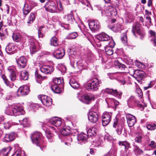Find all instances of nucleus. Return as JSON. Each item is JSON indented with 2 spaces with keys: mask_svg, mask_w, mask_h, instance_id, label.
<instances>
[{
  "mask_svg": "<svg viewBox=\"0 0 156 156\" xmlns=\"http://www.w3.org/2000/svg\"><path fill=\"white\" fill-rule=\"evenodd\" d=\"M41 134L38 132H36L32 134L31 139L33 144L39 146L42 151L46 147L44 141L41 139Z\"/></svg>",
  "mask_w": 156,
  "mask_h": 156,
  "instance_id": "f257e3e1",
  "label": "nucleus"
},
{
  "mask_svg": "<svg viewBox=\"0 0 156 156\" xmlns=\"http://www.w3.org/2000/svg\"><path fill=\"white\" fill-rule=\"evenodd\" d=\"M57 0H50L47 2L44 5L46 10L48 12L54 13L57 12L58 9L56 3Z\"/></svg>",
  "mask_w": 156,
  "mask_h": 156,
  "instance_id": "f03ea898",
  "label": "nucleus"
},
{
  "mask_svg": "<svg viewBox=\"0 0 156 156\" xmlns=\"http://www.w3.org/2000/svg\"><path fill=\"white\" fill-rule=\"evenodd\" d=\"M101 83L100 80L97 78H94L91 80L90 82L87 84V89L90 91H95L98 89L100 84Z\"/></svg>",
  "mask_w": 156,
  "mask_h": 156,
  "instance_id": "7ed1b4c3",
  "label": "nucleus"
},
{
  "mask_svg": "<svg viewBox=\"0 0 156 156\" xmlns=\"http://www.w3.org/2000/svg\"><path fill=\"white\" fill-rule=\"evenodd\" d=\"M77 94V98L79 100L82 102L86 101L87 104H89V101L94 99V95L92 94H88L82 95L81 92H80L78 93Z\"/></svg>",
  "mask_w": 156,
  "mask_h": 156,
  "instance_id": "20e7f679",
  "label": "nucleus"
},
{
  "mask_svg": "<svg viewBox=\"0 0 156 156\" xmlns=\"http://www.w3.org/2000/svg\"><path fill=\"white\" fill-rule=\"evenodd\" d=\"M141 25L138 22H136L134 23L133 26L132 31L134 35H135V33L136 32L141 37H143L144 35V33L141 30Z\"/></svg>",
  "mask_w": 156,
  "mask_h": 156,
  "instance_id": "39448f33",
  "label": "nucleus"
},
{
  "mask_svg": "<svg viewBox=\"0 0 156 156\" xmlns=\"http://www.w3.org/2000/svg\"><path fill=\"white\" fill-rule=\"evenodd\" d=\"M101 93L104 94H109L118 97L119 98H121L122 93L121 92H118L116 90H113L112 89L107 88L102 90Z\"/></svg>",
  "mask_w": 156,
  "mask_h": 156,
  "instance_id": "423d86ee",
  "label": "nucleus"
},
{
  "mask_svg": "<svg viewBox=\"0 0 156 156\" xmlns=\"http://www.w3.org/2000/svg\"><path fill=\"white\" fill-rule=\"evenodd\" d=\"M12 109L13 115H23L25 112L23 107L19 105H12Z\"/></svg>",
  "mask_w": 156,
  "mask_h": 156,
  "instance_id": "0eeeda50",
  "label": "nucleus"
},
{
  "mask_svg": "<svg viewBox=\"0 0 156 156\" xmlns=\"http://www.w3.org/2000/svg\"><path fill=\"white\" fill-rule=\"evenodd\" d=\"M38 97V98L41 100L42 104L46 106H49L52 104V99L49 97L43 95H39Z\"/></svg>",
  "mask_w": 156,
  "mask_h": 156,
  "instance_id": "6e6552de",
  "label": "nucleus"
},
{
  "mask_svg": "<svg viewBox=\"0 0 156 156\" xmlns=\"http://www.w3.org/2000/svg\"><path fill=\"white\" fill-rule=\"evenodd\" d=\"M16 62L17 66L19 69L24 68L27 65V59L23 56H21L19 58H16Z\"/></svg>",
  "mask_w": 156,
  "mask_h": 156,
  "instance_id": "1a4fd4ad",
  "label": "nucleus"
},
{
  "mask_svg": "<svg viewBox=\"0 0 156 156\" xmlns=\"http://www.w3.org/2000/svg\"><path fill=\"white\" fill-rule=\"evenodd\" d=\"M115 43L113 40L111 41L108 43V45L106 46L105 48V51L106 54L108 55H113V50L112 48L114 47Z\"/></svg>",
  "mask_w": 156,
  "mask_h": 156,
  "instance_id": "9d476101",
  "label": "nucleus"
},
{
  "mask_svg": "<svg viewBox=\"0 0 156 156\" xmlns=\"http://www.w3.org/2000/svg\"><path fill=\"white\" fill-rule=\"evenodd\" d=\"M29 88L26 85L22 86L18 89L17 93V97L27 95L29 92Z\"/></svg>",
  "mask_w": 156,
  "mask_h": 156,
  "instance_id": "9b49d317",
  "label": "nucleus"
},
{
  "mask_svg": "<svg viewBox=\"0 0 156 156\" xmlns=\"http://www.w3.org/2000/svg\"><path fill=\"white\" fill-rule=\"evenodd\" d=\"M112 113L107 112H104L102 116V124L103 126L108 125L110 121Z\"/></svg>",
  "mask_w": 156,
  "mask_h": 156,
  "instance_id": "f8f14e48",
  "label": "nucleus"
},
{
  "mask_svg": "<svg viewBox=\"0 0 156 156\" xmlns=\"http://www.w3.org/2000/svg\"><path fill=\"white\" fill-rule=\"evenodd\" d=\"M89 26L91 30L95 31L97 30L100 28L101 25L98 20H92L89 23Z\"/></svg>",
  "mask_w": 156,
  "mask_h": 156,
  "instance_id": "ddd939ff",
  "label": "nucleus"
},
{
  "mask_svg": "<svg viewBox=\"0 0 156 156\" xmlns=\"http://www.w3.org/2000/svg\"><path fill=\"white\" fill-rule=\"evenodd\" d=\"M126 118L129 127H132L133 126L136 122L135 117L131 114H128L126 115Z\"/></svg>",
  "mask_w": 156,
  "mask_h": 156,
  "instance_id": "4468645a",
  "label": "nucleus"
},
{
  "mask_svg": "<svg viewBox=\"0 0 156 156\" xmlns=\"http://www.w3.org/2000/svg\"><path fill=\"white\" fill-rule=\"evenodd\" d=\"M88 119L91 122L93 123L96 122L98 119V113L94 111L89 112L88 114Z\"/></svg>",
  "mask_w": 156,
  "mask_h": 156,
  "instance_id": "2eb2a0df",
  "label": "nucleus"
},
{
  "mask_svg": "<svg viewBox=\"0 0 156 156\" xmlns=\"http://www.w3.org/2000/svg\"><path fill=\"white\" fill-rule=\"evenodd\" d=\"M30 45V50L31 54H34L38 51V49L37 48L36 44L37 42L36 40L33 37L30 38L29 40Z\"/></svg>",
  "mask_w": 156,
  "mask_h": 156,
  "instance_id": "dca6fc26",
  "label": "nucleus"
},
{
  "mask_svg": "<svg viewBox=\"0 0 156 156\" xmlns=\"http://www.w3.org/2000/svg\"><path fill=\"white\" fill-rule=\"evenodd\" d=\"M7 69L9 73V76L11 80L12 81H15L16 79V67L14 66H9L8 68Z\"/></svg>",
  "mask_w": 156,
  "mask_h": 156,
  "instance_id": "f3484780",
  "label": "nucleus"
},
{
  "mask_svg": "<svg viewBox=\"0 0 156 156\" xmlns=\"http://www.w3.org/2000/svg\"><path fill=\"white\" fill-rule=\"evenodd\" d=\"M16 47L13 43H9L6 47L5 51L9 55L13 54L16 52Z\"/></svg>",
  "mask_w": 156,
  "mask_h": 156,
  "instance_id": "a211bd4d",
  "label": "nucleus"
},
{
  "mask_svg": "<svg viewBox=\"0 0 156 156\" xmlns=\"http://www.w3.org/2000/svg\"><path fill=\"white\" fill-rule=\"evenodd\" d=\"M40 69L41 72L46 74H50L54 71L53 67L49 65L42 66Z\"/></svg>",
  "mask_w": 156,
  "mask_h": 156,
  "instance_id": "6ab92c4d",
  "label": "nucleus"
},
{
  "mask_svg": "<svg viewBox=\"0 0 156 156\" xmlns=\"http://www.w3.org/2000/svg\"><path fill=\"white\" fill-rule=\"evenodd\" d=\"M133 76L138 81L142 80L144 76V73L143 71L138 70H133Z\"/></svg>",
  "mask_w": 156,
  "mask_h": 156,
  "instance_id": "aec40b11",
  "label": "nucleus"
},
{
  "mask_svg": "<svg viewBox=\"0 0 156 156\" xmlns=\"http://www.w3.org/2000/svg\"><path fill=\"white\" fill-rule=\"evenodd\" d=\"M85 62L84 61L80 60L76 62V70L74 71L75 73L80 72L82 70L85 69V67L84 65Z\"/></svg>",
  "mask_w": 156,
  "mask_h": 156,
  "instance_id": "412c9836",
  "label": "nucleus"
},
{
  "mask_svg": "<svg viewBox=\"0 0 156 156\" xmlns=\"http://www.w3.org/2000/svg\"><path fill=\"white\" fill-rule=\"evenodd\" d=\"M65 54L64 49L62 48H60L55 51L53 55L56 58L61 59L64 56Z\"/></svg>",
  "mask_w": 156,
  "mask_h": 156,
  "instance_id": "4be33fe9",
  "label": "nucleus"
},
{
  "mask_svg": "<svg viewBox=\"0 0 156 156\" xmlns=\"http://www.w3.org/2000/svg\"><path fill=\"white\" fill-rule=\"evenodd\" d=\"M87 135L83 133H81L79 134L77 137L78 143L82 144L83 143H85L87 141Z\"/></svg>",
  "mask_w": 156,
  "mask_h": 156,
  "instance_id": "5701e85b",
  "label": "nucleus"
},
{
  "mask_svg": "<svg viewBox=\"0 0 156 156\" xmlns=\"http://www.w3.org/2000/svg\"><path fill=\"white\" fill-rule=\"evenodd\" d=\"M50 122L55 126L59 127L62 123L61 119L57 117H54L49 119Z\"/></svg>",
  "mask_w": 156,
  "mask_h": 156,
  "instance_id": "b1692460",
  "label": "nucleus"
},
{
  "mask_svg": "<svg viewBox=\"0 0 156 156\" xmlns=\"http://www.w3.org/2000/svg\"><path fill=\"white\" fill-rule=\"evenodd\" d=\"M143 136L142 131L136 132L135 133V137L134 139L135 142L139 144H141L142 143Z\"/></svg>",
  "mask_w": 156,
  "mask_h": 156,
  "instance_id": "393cba45",
  "label": "nucleus"
},
{
  "mask_svg": "<svg viewBox=\"0 0 156 156\" xmlns=\"http://www.w3.org/2000/svg\"><path fill=\"white\" fill-rule=\"evenodd\" d=\"M97 39L101 41H108V42L111 40H110V37L105 33H102L97 36Z\"/></svg>",
  "mask_w": 156,
  "mask_h": 156,
  "instance_id": "a878e982",
  "label": "nucleus"
},
{
  "mask_svg": "<svg viewBox=\"0 0 156 156\" xmlns=\"http://www.w3.org/2000/svg\"><path fill=\"white\" fill-rule=\"evenodd\" d=\"M106 12L109 16H116L117 14V12L115 8L111 6H109L106 9Z\"/></svg>",
  "mask_w": 156,
  "mask_h": 156,
  "instance_id": "bb28decb",
  "label": "nucleus"
},
{
  "mask_svg": "<svg viewBox=\"0 0 156 156\" xmlns=\"http://www.w3.org/2000/svg\"><path fill=\"white\" fill-rule=\"evenodd\" d=\"M86 129L88 135L91 137L95 136L98 132L97 129L94 127L87 128Z\"/></svg>",
  "mask_w": 156,
  "mask_h": 156,
  "instance_id": "cd10ccee",
  "label": "nucleus"
},
{
  "mask_svg": "<svg viewBox=\"0 0 156 156\" xmlns=\"http://www.w3.org/2000/svg\"><path fill=\"white\" fill-rule=\"evenodd\" d=\"M33 7L27 3H25L23 9V13L24 15H27L31 11Z\"/></svg>",
  "mask_w": 156,
  "mask_h": 156,
  "instance_id": "c85d7f7f",
  "label": "nucleus"
},
{
  "mask_svg": "<svg viewBox=\"0 0 156 156\" xmlns=\"http://www.w3.org/2000/svg\"><path fill=\"white\" fill-rule=\"evenodd\" d=\"M105 101L108 105H109V106L113 107L119 104L118 101L112 98H106L105 99Z\"/></svg>",
  "mask_w": 156,
  "mask_h": 156,
  "instance_id": "c756f323",
  "label": "nucleus"
},
{
  "mask_svg": "<svg viewBox=\"0 0 156 156\" xmlns=\"http://www.w3.org/2000/svg\"><path fill=\"white\" fill-rule=\"evenodd\" d=\"M12 149L10 147L3 148L0 151V156H8Z\"/></svg>",
  "mask_w": 156,
  "mask_h": 156,
  "instance_id": "7c9ffc66",
  "label": "nucleus"
},
{
  "mask_svg": "<svg viewBox=\"0 0 156 156\" xmlns=\"http://www.w3.org/2000/svg\"><path fill=\"white\" fill-rule=\"evenodd\" d=\"M118 144L121 148H124V150H128L130 147V144L126 141L119 142Z\"/></svg>",
  "mask_w": 156,
  "mask_h": 156,
  "instance_id": "2f4dec72",
  "label": "nucleus"
},
{
  "mask_svg": "<svg viewBox=\"0 0 156 156\" xmlns=\"http://www.w3.org/2000/svg\"><path fill=\"white\" fill-rule=\"evenodd\" d=\"M16 135V134L14 132H12L9 134H6L4 137V141L8 142L13 140Z\"/></svg>",
  "mask_w": 156,
  "mask_h": 156,
  "instance_id": "473e14b6",
  "label": "nucleus"
},
{
  "mask_svg": "<svg viewBox=\"0 0 156 156\" xmlns=\"http://www.w3.org/2000/svg\"><path fill=\"white\" fill-rule=\"evenodd\" d=\"M69 83L72 87L75 89L78 88L80 87L79 83L74 78H72L70 79Z\"/></svg>",
  "mask_w": 156,
  "mask_h": 156,
  "instance_id": "72a5a7b5",
  "label": "nucleus"
},
{
  "mask_svg": "<svg viewBox=\"0 0 156 156\" xmlns=\"http://www.w3.org/2000/svg\"><path fill=\"white\" fill-rule=\"evenodd\" d=\"M45 131V133L47 138L48 141L52 142L54 141V137L53 134L48 130L46 129Z\"/></svg>",
  "mask_w": 156,
  "mask_h": 156,
  "instance_id": "f704fd0d",
  "label": "nucleus"
},
{
  "mask_svg": "<svg viewBox=\"0 0 156 156\" xmlns=\"http://www.w3.org/2000/svg\"><path fill=\"white\" fill-rule=\"evenodd\" d=\"M64 18L68 23L70 24H72L75 21L72 12L70 14L66 16Z\"/></svg>",
  "mask_w": 156,
  "mask_h": 156,
  "instance_id": "c9c22d12",
  "label": "nucleus"
},
{
  "mask_svg": "<svg viewBox=\"0 0 156 156\" xmlns=\"http://www.w3.org/2000/svg\"><path fill=\"white\" fill-rule=\"evenodd\" d=\"M20 123L24 127H28L30 125V121L28 118L23 119L22 121H19Z\"/></svg>",
  "mask_w": 156,
  "mask_h": 156,
  "instance_id": "e433bc0d",
  "label": "nucleus"
},
{
  "mask_svg": "<svg viewBox=\"0 0 156 156\" xmlns=\"http://www.w3.org/2000/svg\"><path fill=\"white\" fill-rule=\"evenodd\" d=\"M103 137L99 138L97 139L95 141H94L92 143V147H98L100 146L103 142Z\"/></svg>",
  "mask_w": 156,
  "mask_h": 156,
  "instance_id": "4c0bfd02",
  "label": "nucleus"
},
{
  "mask_svg": "<svg viewBox=\"0 0 156 156\" xmlns=\"http://www.w3.org/2000/svg\"><path fill=\"white\" fill-rule=\"evenodd\" d=\"M28 72L25 70H23L21 72L20 76V79L26 80H28Z\"/></svg>",
  "mask_w": 156,
  "mask_h": 156,
  "instance_id": "58836bf2",
  "label": "nucleus"
},
{
  "mask_svg": "<svg viewBox=\"0 0 156 156\" xmlns=\"http://www.w3.org/2000/svg\"><path fill=\"white\" fill-rule=\"evenodd\" d=\"M70 128L69 127L65 126L62 128L61 130L62 134L64 136H67L71 133Z\"/></svg>",
  "mask_w": 156,
  "mask_h": 156,
  "instance_id": "ea45409f",
  "label": "nucleus"
},
{
  "mask_svg": "<svg viewBox=\"0 0 156 156\" xmlns=\"http://www.w3.org/2000/svg\"><path fill=\"white\" fill-rule=\"evenodd\" d=\"M1 77L4 80L5 83L8 87L11 88L13 87L14 85L13 83L9 82L5 75L2 74Z\"/></svg>",
  "mask_w": 156,
  "mask_h": 156,
  "instance_id": "a19ab883",
  "label": "nucleus"
},
{
  "mask_svg": "<svg viewBox=\"0 0 156 156\" xmlns=\"http://www.w3.org/2000/svg\"><path fill=\"white\" fill-rule=\"evenodd\" d=\"M46 27L44 26H41L38 29V35L39 37H42L44 35L43 34L45 32Z\"/></svg>",
  "mask_w": 156,
  "mask_h": 156,
  "instance_id": "79ce46f5",
  "label": "nucleus"
},
{
  "mask_svg": "<svg viewBox=\"0 0 156 156\" xmlns=\"http://www.w3.org/2000/svg\"><path fill=\"white\" fill-rule=\"evenodd\" d=\"M21 38V35L19 33H14L12 35V38L13 41L16 42L20 41Z\"/></svg>",
  "mask_w": 156,
  "mask_h": 156,
  "instance_id": "37998d69",
  "label": "nucleus"
},
{
  "mask_svg": "<svg viewBox=\"0 0 156 156\" xmlns=\"http://www.w3.org/2000/svg\"><path fill=\"white\" fill-rule=\"evenodd\" d=\"M50 44L54 46H57L59 45V42L57 38L55 37H52L50 41Z\"/></svg>",
  "mask_w": 156,
  "mask_h": 156,
  "instance_id": "c03bdc74",
  "label": "nucleus"
},
{
  "mask_svg": "<svg viewBox=\"0 0 156 156\" xmlns=\"http://www.w3.org/2000/svg\"><path fill=\"white\" fill-rule=\"evenodd\" d=\"M35 18V14L33 12H31L29 16L27 23L28 24L32 23L34 20Z\"/></svg>",
  "mask_w": 156,
  "mask_h": 156,
  "instance_id": "a18cd8bd",
  "label": "nucleus"
},
{
  "mask_svg": "<svg viewBox=\"0 0 156 156\" xmlns=\"http://www.w3.org/2000/svg\"><path fill=\"white\" fill-rule=\"evenodd\" d=\"M87 60L90 62H92L95 59L94 54L91 52L89 51L87 53Z\"/></svg>",
  "mask_w": 156,
  "mask_h": 156,
  "instance_id": "49530a36",
  "label": "nucleus"
},
{
  "mask_svg": "<svg viewBox=\"0 0 156 156\" xmlns=\"http://www.w3.org/2000/svg\"><path fill=\"white\" fill-rule=\"evenodd\" d=\"M133 150L136 155H140L143 153L142 151L136 145H134Z\"/></svg>",
  "mask_w": 156,
  "mask_h": 156,
  "instance_id": "de8ad7c7",
  "label": "nucleus"
},
{
  "mask_svg": "<svg viewBox=\"0 0 156 156\" xmlns=\"http://www.w3.org/2000/svg\"><path fill=\"white\" fill-rule=\"evenodd\" d=\"M17 123L12 122L11 121L6 122L4 124V127L5 129H9L12 125H16Z\"/></svg>",
  "mask_w": 156,
  "mask_h": 156,
  "instance_id": "09e8293b",
  "label": "nucleus"
},
{
  "mask_svg": "<svg viewBox=\"0 0 156 156\" xmlns=\"http://www.w3.org/2000/svg\"><path fill=\"white\" fill-rule=\"evenodd\" d=\"M12 110V106H9L6 108L5 112V113L7 115H13Z\"/></svg>",
  "mask_w": 156,
  "mask_h": 156,
  "instance_id": "8fccbe9b",
  "label": "nucleus"
},
{
  "mask_svg": "<svg viewBox=\"0 0 156 156\" xmlns=\"http://www.w3.org/2000/svg\"><path fill=\"white\" fill-rule=\"evenodd\" d=\"M51 89L53 91L56 93H60V90L58 86L56 85H52L51 87Z\"/></svg>",
  "mask_w": 156,
  "mask_h": 156,
  "instance_id": "3c124183",
  "label": "nucleus"
},
{
  "mask_svg": "<svg viewBox=\"0 0 156 156\" xmlns=\"http://www.w3.org/2000/svg\"><path fill=\"white\" fill-rule=\"evenodd\" d=\"M121 39L122 43L125 45L127 44V35L126 34L123 33L122 34L121 37Z\"/></svg>",
  "mask_w": 156,
  "mask_h": 156,
  "instance_id": "603ef678",
  "label": "nucleus"
},
{
  "mask_svg": "<svg viewBox=\"0 0 156 156\" xmlns=\"http://www.w3.org/2000/svg\"><path fill=\"white\" fill-rule=\"evenodd\" d=\"M59 70L63 74H64L66 72V66L60 64L58 66Z\"/></svg>",
  "mask_w": 156,
  "mask_h": 156,
  "instance_id": "864d4df0",
  "label": "nucleus"
},
{
  "mask_svg": "<svg viewBox=\"0 0 156 156\" xmlns=\"http://www.w3.org/2000/svg\"><path fill=\"white\" fill-rule=\"evenodd\" d=\"M136 66L138 68L143 69L145 68V65L142 62L136 61L135 62Z\"/></svg>",
  "mask_w": 156,
  "mask_h": 156,
  "instance_id": "5fc2aeb1",
  "label": "nucleus"
},
{
  "mask_svg": "<svg viewBox=\"0 0 156 156\" xmlns=\"http://www.w3.org/2000/svg\"><path fill=\"white\" fill-rule=\"evenodd\" d=\"M138 101L137 100H136L134 97L133 96H131L129 99L128 101V103H130L131 104H133L135 103L137 104L138 103Z\"/></svg>",
  "mask_w": 156,
  "mask_h": 156,
  "instance_id": "6e6d98bb",
  "label": "nucleus"
},
{
  "mask_svg": "<svg viewBox=\"0 0 156 156\" xmlns=\"http://www.w3.org/2000/svg\"><path fill=\"white\" fill-rule=\"evenodd\" d=\"M117 151V149L114 147H112L108 152L112 155L115 156Z\"/></svg>",
  "mask_w": 156,
  "mask_h": 156,
  "instance_id": "4d7b16f0",
  "label": "nucleus"
},
{
  "mask_svg": "<svg viewBox=\"0 0 156 156\" xmlns=\"http://www.w3.org/2000/svg\"><path fill=\"white\" fill-rule=\"evenodd\" d=\"M147 128L148 130H153L155 129L156 125L154 123L148 124L147 125Z\"/></svg>",
  "mask_w": 156,
  "mask_h": 156,
  "instance_id": "13d9d810",
  "label": "nucleus"
},
{
  "mask_svg": "<svg viewBox=\"0 0 156 156\" xmlns=\"http://www.w3.org/2000/svg\"><path fill=\"white\" fill-rule=\"evenodd\" d=\"M78 36L76 32H73L69 34L67 36L69 39H72L76 38Z\"/></svg>",
  "mask_w": 156,
  "mask_h": 156,
  "instance_id": "bf43d9fd",
  "label": "nucleus"
},
{
  "mask_svg": "<svg viewBox=\"0 0 156 156\" xmlns=\"http://www.w3.org/2000/svg\"><path fill=\"white\" fill-rule=\"evenodd\" d=\"M115 65L116 67H118L120 69H124L126 67V66L124 65L119 63L118 61H115Z\"/></svg>",
  "mask_w": 156,
  "mask_h": 156,
  "instance_id": "052dcab7",
  "label": "nucleus"
},
{
  "mask_svg": "<svg viewBox=\"0 0 156 156\" xmlns=\"http://www.w3.org/2000/svg\"><path fill=\"white\" fill-rule=\"evenodd\" d=\"M129 151L128 150H122L120 151V156H129Z\"/></svg>",
  "mask_w": 156,
  "mask_h": 156,
  "instance_id": "680f3d73",
  "label": "nucleus"
},
{
  "mask_svg": "<svg viewBox=\"0 0 156 156\" xmlns=\"http://www.w3.org/2000/svg\"><path fill=\"white\" fill-rule=\"evenodd\" d=\"M53 83L57 85H59L62 83V80L59 78H55L53 79Z\"/></svg>",
  "mask_w": 156,
  "mask_h": 156,
  "instance_id": "e2e57ef3",
  "label": "nucleus"
},
{
  "mask_svg": "<svg viewBox=\"0 0 156 156\" xmlns=\"http://www.w3.org/2000/svg\"><path fill=\"white\" fill-rule=\"evenodd\" d=\"M83 4L87 7H90V5L87 0H79Z\"/></svg>",
  "mask_w": 156,
  "mask_h": 156,
  "instance_id": "0e129e2a",
  "label": "nucleus"
},
{
  "mask_svg": "<svg viewBox=\"0 0 156 156\" xmlns=\"http://www.w3.org/2000/svg\"><path fill=\"white\" fill-rule=\"evenodd\" d=\"M39 106V105L34 103H31L30 105V108L33 109H37Z\"/></svg>",
  "mask_w": 156,
  "mask_h": 156,
  "instance_id": "69168bd1",
  "label": "nucleus"
},
{
  "mask_svg": "<svg viewBox=\"0 0 156 156\" xmlns=\"http://www.w3.org/2000/svg\"><path fill=\"white\" fill-rule=\"evenodd\" d=\"M104 138L109 141H111L113 139V138L108 133H106L105 134Z\"/></svg>",
  "mask_w": 156,
  "mask_h": 156,
  "instance_id": "338daca9",
  "label": "nucleus"
},
{
  "mask_svg": "<svg viewBox=\"0 0 156 156\" xmlns=\"http://www.w3.org/2000/svg\"><path fill=\"white\" fill-rule=\"evenodd\" d=\"M21 154V151L20 149H18L11 156H20Z\"/></svg>",
  "mask_w": 156,
  "mask_h": 156,
  "instance_id": "774afa93",
  "label": "nucleus"
}]
</instances>
